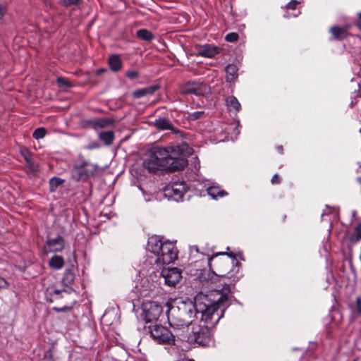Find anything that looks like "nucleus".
I'll list each match as a JSON object with an SVG mask.
<instances>
[{"label": "nucleus", "instance_id": "423d86ee", "mask_svg": "<svg viewBox=\"0 0 361 361\" xmlns=\"http://www.w3.org/2000/svg\"><path fill=\"white\" fill-rule=\"evenodd\" d=\"M97 166L87 160L76 161L71 170L72 178L77 180H85L92 176L97 171Z\"/></svg>", "mask_w": 361, "mask_h": 361}, {"label": "nucleus", "instance_id": "b1692460", "mask_svg": "<svg viewBox=\"0 0 361 361\" xmlns=\"http://www.w3.org/2000/svg\"><path fill=\"white\" fill-rule=\"evenodd\" d=\"M154 126L159 130H170L172 128V125L170 121L166 118H159L154 121Z\"/></svg>", "mask_w": 361, "mask_h": 361}, {"label": "nucleus", "instance_id": "72a5a7b5", "mask_svg": "<svg viewBox=\"0 0 361 361\" xmlns=\"http://www.w3.org/2000/svg\"><path fill=\"white\" fill-rule=\"evenodd\" d=\"M42 361H54L51 349H49L44 353Z\"/></svg>", "mask_w": 361, "mask_h": 361}, {"label": "nucleus", "instance_id": "5fc2aeb1", "mask_svg": "<svg viewBox=\"0 0 361 361\" xmlns=\"http://www.w3.org/2000/svg\"><path fill=\"white\" fill-rule=\"evenodd\" d=\"M238 280V278L235 279H233V281H237Z\"/></svg>", "mask_w": 361, "mask_h": 361}, {"label": "nucleus", "instance_id": "6e6d98bb", "mask_svg": "<svg viewBox=\"0 0 361 361\" xmlns=\"http://www.w3.org/2000/svg\"><path fill=\"white\" fill-rule=\"evenodd\" d=\"M187 361H195V360H194L190 359V360H187Z\"/></svg>", "mask_w": 361, "mask_h": 361}, {"label": "nucleus", "instance_id": "bb28decb", "mask_svg": "<svg viewBox=\"0 0 361 361\" xmlns=\"http://www.w3.org/2000/svg\"><path fill=\"white\" fill-rule=\"evenodd\" d=\"M114 123L112 119L109 118H97L92 121V126L94 129H97L98 128H105L106 126H111Z\"/></svg>", "mask_w": 361, "mask_h": 361}, {"label": "nucleus", "instance_id": "4d7b16f0", "mask_svg": "<svg viewBox=\"0 0 361 361\" xmlns=\"http://www.w3.org/2000/svg\"><path fill=\"white\" fill-rule=\"evenodd\" d=\"M360 132L361 133V129L360 130Z\"/></svg>", "mask_w": 361, "mask_h": 361}, {"label": "nucleus", "instance_id": "ddd939ff", "mask_svg": "<svg viewBox=\"0 0 361 361\" xmlns=\"http://www.w3.org/2000/svg\"><path fill=\"white\" fill-rule=\"evenodd\" d=\"M164 243L161 238L158 235H153L148 238L147 249L150 252L158 255L161 252V247Z\"/></svg>", "mask_w": 361, "mask_h": 361}, {"label": "nucleus", "instance_id": "20e7f679", "mask_svg": "<svg viewBox=\"0 0 361 361\" xmlns=\"http://www.w3.org/2000/svg\"><path fill=\"white\" fill-rule=\"evenodd\" d=\"M168 157L167 147H154L147 153L143 165L149 172H154L161 168L165 169Z\"/></svg>", "mask_w": 361, "mask_h": 361}, {"label": "nucleus", "instance_id": "2eb2a0df", "mask_svg": "<svg viewBox=\"0 0 361 361\" xmlns=\"http://www.w3.org/2000/svg\"><path fill=\"white\" fill-rule=\"evenodd\" d=\"M219 51V48L216 46H212L209 44L200 46L197 48V53L200 56L207 58H212L216 56Z\"/></svg>", "mask_w": 361, "mask_h": 361}, {"label": "nucleus", "instance_id": "ea45409f", "mask_svg": "<svg viewBox=\"0 0 361 361\" xmlns=\"http://www.w3.org/2000/svg\"><path fill=\"white\" fill-rule=\"evenodd\" d=\"M300 3V1H298L296 0H293V1H290L289 3H288L286 6V7L288 8V9H295L296 6Z\"/></svg>", "mask_w": 361, "mask_h": 361}, {"label": "nucleus", "instance_id": "7ed1b4c3", "mask_svg": "<svg viewBox=\"0 0 361 361\" xmlns=\"http://www.w3.org/2000/svg\"><path fill=\"white\" fill-rule=\"evenodd\" d=\"M169 157L165 169L180 171L188 165L186 157L192 152V149L185 142L167 147Z\"/></svg>", "mask_w": 361, "mask_h": 361}, {"label": "nucleus", "instance_id": "09e8293b", "mask_svg": "<svg viewBox=\"0 0 361 361\" xmlns=\"http://www.w3.org/2000/svg\"><path fill=\"white\" fill-rule=\"evenodd\" d=\"M192 248H194L197 252H198V248L197 246H194L192 247Z\"/></svg>", "mask_w": 361, "mask_h": 361}, {"label": "nucleus", "instance_id": "37998d69", "mask_svg": "<svg viewBox=\"0 0 361 361\" xmlns=\"http://www.w3.org/2000/svg\"><path fill=\"white\" fill-rule=\"evenodd\" d=\"M100 147V145L97 142H91L87 147V149H98Z\"/></svg>", "mask_w": 361, "mask_h": 361}, {"label": "nucleus", "instance_id": "f704fd0d", "mask_svg": "<svg viewBox=\"0 0 361 361\" xmlns=\"http://www.w3.org/2000/svg\"><path fill=\"white\" fill-rule=\"evenodd\" d=\"M204 114V111H195L189 114V118L190 120H197L200 118L202 115Z\"/></svg>", "mask_w": 361, "mask_h": 361}, {"label": "nucleus", "instance_id": "9d476101", "mask_svg": "<svg viewBox=\"0 0 361 361\" xmlns=\"http://www.w3.org/2000/svg\"><path fill=\"white\" fill-rule=\"evenodd\" d=\"M226 255L228 257H231V259H233V260H236V258H235V254L232 253V252H230V253H227V252H217L216 254H214V255H212V257H207V263H208V265L209 267V269L210 270L212 271V272L216 275V276H219L220 277H224L226 276V277L229 278V279H231L232 276L230 274L229 272H228L226 274L224 273V271L222 269V266H224L225 264L227 265V267H228V260L226 261H221V262H218V266L216 267H214L213 264H212V261L214 260V258L219 256V255Z\"/></svg>", "mask_w": 361, "mask_h": 361}, {"label": "nucleus", "instance_id": "864d4df0", "mask_svg": "<svg viewBox=\"0 0 361 361\" xmlns=\"http://www.w3.org/2000/svg\"><path fill=\"white\" fill-rule=\"evenodd\" d=\"M103 71H104L103 69H101V70L99 71V72H103Z\"/></svg>", "mask_w": 361, "mask_h": 361}, {"label": "nucleus", "instance_id": "c85d7f7f", "mask_svg": "<svg viewBox=\"0 0 361 361\" xmlns=\"http://www.w3.org/2000/svg\"><path fill=\"white\" fill-rule=\"evenodd\" d=\"M64 182V180L58 178V177H53L49 180V190L51 192H54L56 190L58 186H59L61 184H62Z\"/></svg>", "mask_w": 361, "mask_h": 361}, {"label": "nucleus", "instance_id": "49530a36", "mask_svg": "<svg viewBox=\"0 0 361 361\" xmlns=\"http://www.w3.org/2000/svg\"><path fill=\"white\" fill-rule=\"evenodd\" d=\"M358 18H359V22L356 23V26L360 29L361 30V12L359 13L358 14Z\"/></svg>", "mask_w": 361, "mask_h": 361}, {"label": "nucleus", "instance_id": "c9c22d12", "mask_svg": "<svg viewBox=\"0 0 361 361\" xmlns=\"http://www.w3.org/2000/svg\"><path fill=\"white\" fill-rule=\"evenodd\" d=\"M7 12V6L6 4H0V20H1Z\"/></svg>", "mask_w": 361, "mask_h": 361}, {"label": "nucleus", "instance_id": "cd10ccee", "mask_svg": "<svg viewBox=\"0 0 361 361\" xmlns=\"http://www.w3.org/2000/svg\"><path fill=\"white\" fill-rule=\"evenodd\" d=\"M75 279V275L72 271L71 269H66L64 272V275L62 279L63 283L66 286H69L72 285Z\"/></svg>", "mask_w": 361, "mask_h": 361}, {"label": "nucleus", "instance_id": "a19ab883", "mask_svg": "<svg viewBox=\"0 0 361 361\" xmlns=\"http://www.w3.org/2000/svg\"><path fill=\"white\" fill-rule=\"evenodd\" d=\"M239 125H240L239 121H238L237 125H236V126L234 127V128H233V134L235 135V137H234V138H233V137H232V138H231V140H232L233 141H234L235 140H236V139H237V137H238V135L240 134V130H239V128H238Z\"/></svg>", "mask_w": 361, "mask_h": 361}, {"label": "nucleus", "instance_id": "f03ea898", "mask_svg": "<svg viewBox=\"0 0 361 361\" xmlns=\"http://www.w3.org/2000/svg\"><path fill=\"white\" fill-rule=\"evenodd\" d=\"M148 332L150 338L157 344L164 345L166 349L170 347L171 354L178 353V347L180 345V341H184L176 334L171 331L168 327L161 324H152L148 326Z\"/></svg>", "mask_w": 361, "mask_h": 361}, {"label": "nucleus", "instance_id": "4c0bfd02", "mask_svg": "<svg viewBox=\"0 0 361 361\" xmlns=\"http://www.w3.org/2000/svg\"><path fill=\"white\" fill-rule=\"evenodd\" d=\"M126 75L130 79L134 80L138 77L139 74L138 72L136 71H130L127 72Z\"/></svg>", "mask_w": 361, "mask_h": 361}, {"label": "nucleus", "instance_id": "de8ad7c7", "mask_svg": "<svg viewBox=\"0 0 361 361\" xmlns=\"http://www.w3.org/2000/svg\"><path fill=\"white\" fill-rule=\"evenodd\" d=\"M277 149H278V151L279 152V153H281V154H282V153H283V147H282V146H279V147H277Z\"/></svg>", "mask_w": 361, "mask_h": 361}, {"label": "nucleus", "instance_id": "9b49d317", "mask_svg": "<svg viewBox=\"0 0 361 361\" xmlns=\"http://www.w3.org/2000/svg\"><path fill=\"white\" fill-rule=\"evenodd\" d=\"M164 282L169 286H175L181 279V273L178 268H164L161 272Z\"/></svg>", "mask_w": 361, "mask_h": 361}, {"label": "nucleus", "instance_id": "f257e3e1", "mask_svg": "<svg viewBox=\"0 0 361 361\" xmlns=\"http://www.w3.org/2000/svg\"><path fill=\"white\" fill-rule=\"evenodd\" d=\"M229 293V285H226L211 294L213 299L203 295L195 298V302L189 299L175 300L168 310V322L171 328L177 336L185 340L194 318L210 324H217L228 306Z\"/></svg>", "mask_w": 361, "mask_h": 361}, {"label": "nucleus", "instance_id": "58836bf2", "mask_svg": "<svg viewBox=\"0 0 361 361\" xmlns=\"http://www.w3.org/2000/svg\"><path fill=\"white\" fill-rule=\"evenodd\" d=\"M356 314L357 316H361V299L360 298L356 299Z\"/></svg>", "mask_w": 361, "mask_h": 361}, {"label": "nucleus", "instance_id": "6ab92c4d", "mask_svg": "<svg viewBox=\"0 0 361 361\" xmlns=\"http://www.w3.org/2000/svg\"><path fill=\"white\" fill-rule=\"evenodd\" d=\"M348 27H341L337 26L331 27L330 32L334 37L338 40H342L346 37L348 34Z\"/></svg>", "mask_w": 361, "mask_h": 361}, {"label": "nucleus", "instance_id": "6e6552de", "mask_svg": "<svg viewBox=\"0 0 361 361\" xmlns=\"http://www.w3.org/2000/svg\"><path fill=\"white\" fill-rule=\"evenodd\" d=\"M178 257V251L173 243L169 240L164 241L161 252L158 254L156 262L163 264L173 262Z\"/></svg>", "mask_w": 361, "mask_h": 361}, {"label": "nucleus", "instance_id": "8fccbe9b", "mask_svg": "<svg viewBox=\"0 0 361 361\" xmlns=\"http://www.w3.org/2000/svg\"><path fill=\"white\" fill-rule=\"evenodd\" d=\"M326 214H327V212H324L322 213V216H324Z\"/></svg>", "mask_w": 361, "mask_h": 361}, {"label": "nucleus", "instance_id": "4be33fe9", "mask_svg": "<svg viewBox=\"0 0 361 361\" xmlns=\"http://www.w3.org/2000/svg\"><path fill=\"white\" fill-rule=\"evenodd\" d=\"M207 193L213 199L217 200L227 195V192L221 190L219 186H210L207 188Z\"/></svg>", "mask_w": 361, "mask_h": 361}, {"label": "nucleus", "instance_id": "393cba45", "mask_svg": "<svg viewBox=\"0 0 361 361\" xmlns=\"http://www.w3.org/2000/svg\"><path fill=\"white\" fill-rule=\"evenodd\" d=\"M136 36L139 39L147 42H151L154 38V34L147 29L138 30L136 32Z\"/></svg>", "mask_w": 361, "mask_h": 361}, {"label": "nucleus", "instance_id": "aec40b11", "mask_svg": "<svg viewBox=\"0 0 361 361\" xmlns=\"http://www.w3.org/2000/svg\"><path fill=\"white\" fill-rule=\"evenodd\" d=\"M98 137L106 146L111 145L114 140V133L111 130L102 131L98 134Z\"/></svg>", "mask_w": 361, "mask_h": 361}, {"label": "nucleus", "instance_id": "603ef678", "mask_svg": "<svg viewBox=\"0 0 361 361\" xmlns=\"http://www.w3.org/2000/svg\"><path fill=\"white\" fill-rule=\"evenodd\" d=\"M240 259L244 260L243 256H240Z\"/></svg>", "mask_w": 361, "mask_h": 361}, {"label": "nucleus", "instance_id": "e433bc0d", "mask_svg": "<svg viewBox=\"0 0 361 361\" xmlns=\"http://www.w3.org/2000/svg\"><path fill=\"white\" fill-rule=\"evenodd\" d=\"M354 235L357 240L361 239V223L355 227Z\"/></svg>", "mask_w": 361, "mask_h": 361}, {"label": "nucleus", "instance_id": "473e14b6", "mask_svg": "<svg viewBox=\"0 0 361 361\" xmlns=\"http://www.w3.org/2000/svg\"><path fill=\"white\" fill-rule=\"evenodd\" d=\"M238 39V35L236 32H230L225 37V39L229 42H234Z\"/></svg>", "mask_w": 361, "mask_h": 361}, {"label": "nucleus", "instance_id": "a18cd8bd", "mask_svg": "<svg viewBox=\"0 0 361 361\" xmlns=\"http://www.w3.org/2000/svg\"><path fill=\"white\" fill-rule=\"evenodd\" d=\"M271 183L273 184H275V183H279L280 182V179H279V177L277 174H274L272 178H271Z\"/></svg>", "mask_w": 361, "mask_h": 361}, {"label": "nucleus", "instance_id": "dca6fc26", "mask_svg": "<svg viewBox=\"0 0 361 361\" xmlns=\"http://www.w3.org/2000/svg\"><path fill=\"white\" fill-rule=\"evenodd\" d=\"M64 289H57L54 286L48 287L45 292L46 298L48 300L53 302L63 297V294L66 293Z\"/></svg>", "mask_w": 361, "mask_h": 361}, {"label": "nucleus", "instance_id": "4468645a", "mask_svg": "<svg viewBox=\"0 0 361 361\" xmlns=\"http://www.w3.org/2000/svg\"><path fill=\"white\" fill-rule=\"evenodd\" d=\"M205 89V85L201 82L192 81L188 82L183 90V92L185 94H194L195 95H200L203 94Z\"/></svg>", "mask_w": 361, "mask_h": 361}, {"label": "nucleus", "instance_id": "2f4dec72", "mask_svg": "<svg viewBox=\"0 0 361 361\" xmlns=\"http://www.w3.org/2000/svg\"><path fill=\"white\" fill-rule=\"evenodd\" d=\"M56 83L59 87L69 88L72 87L70 81L62 77L57 78Z\"/></svg>", "mask_w": 361, "mask_h": 361}, {"label": "nucleus", "instance_id": "f8f14e48", "mask_svg": "<svg viewBox=\"0 0 361 361\" xmlns=\"http://www.w3.org/2000/svg\"><path fill=\"white\" fill-rule=\"evenodd\" d=\"M65 242L63 238L57 235L55 237H47V249L49 252H61L64 249Z\"/></svg>", "mask_w": 361, "mask_h": 361}, {"label": "nucleus", "instance_id": "7c9ffc66", "mask_svg": "<svg viewBox=\"0 0 361 361\" xmlns=\"http://www.w3.org/2000/svg\"><path fill=\"white\" fill-rule=\"evenodd\" d=\"M47 133V130L44 128H38L32 133V137L36 140H39L43 138Z\"/></svg>", "mask_w": 361, "mask_h": 361}, {"label": "nucleus", "instance_id": "c03bdc74", "mask_svg": "<svg viewBox=\"0 0 361 361\" xmlns=\"http://www.w3.org/2000/svg\"><path fill=\"white\" fill-rule=\"evenodd\" d=\"M53 309H54V310H55L58 312H64L66 310H70L71 307H67V306H63V307H54Z\"/></svg>", "mask_w": 361, "mask_h": 361}, {"label": "nucleus", "instance_id": "412c9836", "mask_svg": "<svg viewBox=\"0 0 361 361\" xmlns=\"http://www.w3.org/2000/svg\"><path fill=\"white\" fill-rule=\"evenodd\" d=\"M225 102L229 111H234L235 112H238L240 111L241 106L235 97L229 96L226 97Z\"/></svg>", "mask_w": 361, "mask_h": 361}, {"label": "nucleus", "instance_id": "c756f323", "mask_svg": "<svg viewBox=\"0 0 361 361\" xmlns=\"http://www.w3.org/2000/svg\"><path fill=\"white\" fill-rule=\"evenodd\" d=\"M82 0H60V4L65 7H77Z\"/></svg>", "mask_w": 361, "mask_h": 361}, {"label": "nucleus", "instance_id": "a211bd4d", "mask_svg": "<svg viewBox=\"0 0 361 361\" xmlns=\"http://www.w3.org/2000/svg\"><path fill=\"white\" fill-rule=\"evenodd\" d=\"M238 68L237 66L234 63L228 64L225 67V71L226 73V81L228 82H233L235 79L238 78Z\"/></svg>", "mask_w": 361, "mask_h": 361}, {"label": "nucleus", "instance_id": "0eeeda50", "mask_svg": "<svg viewBox=\"0 0 361 361\" xmlns=\"http://www.w3.org/2000/svg\"><path fill=\"white\" fill-rule=\"evenodd\" d=\"M188 190L187 185L183 181H175L167 185L164 190V195L169 200L179 202L183 200L184 194Z\"/></svg>", "mask_w": 361, "mask_h": 361}, {"label": "nucleus", "instance_id": "1a4fd4ad", "mask_svg": "<svg viewBox=\"0 0 361 361\" xmlns=\"http://www.w3.org/2000/svg\"><path fill=\"white\" fill-rule=\"evenodd\" d=\"M143 316L147 322L157 320L162 312L161 305L155 301L145 300L142 305Z\"/></svg>", "mask_w": 361, "mask_h": 361}, {"label": "nucleus", "instance_id": "5701e85b", "mask_svg": "<svg viewBox=\"0 0 361 361\" xmlns=\"http://www.w3.org/2000/svg\"><path fill=\"white\" fill-rule=\"evenodd\" d=\"M49 265L54 269H61L64 265V259L61 256L54 255L49 261Z\"/></svg>", "mask_w": 361, "mask_h": 361}, {"label": "nucleus", "instance_id": "3c124183", "mask_svg": "<svg viewBox=\"0 0 361 361\" xmlns=\"http://www.w3.org/2000/svg\"><path fill=\"white\" fill-rule=\"evenodd\" d=\"M300 13H298V14H294V17H297L298 16Z\"/></svg>", "mask_w": 361, "mask_h": 361}, {"label": "nucleus", "instance_id": "f3484780", "mask_svg": "<svg viewBox=\"0 0 361 361\" xmlns=\"http://www.w3.org/2000/svg\"><path fill=\"white\" fill-rule=\"evenodd\" d=\"M157 89L158 86L151 85L134 91L132 95L134 98L139 99L154 94Z\"/></svg>", "mask_w": 361, "mask_h": 361}, {"label": "nucleus", "instance_id": "a878e982", "mask_svg": "<svg viewBox=\"0 0 361 361\" xmlns=\"http://www.w3.org/2000/svg\"><path fill=\"white\" fill-rule=\"evenodd\" d=\"M109 64L111 69L114 71H118L121 68L122 62L117 55H112L109 59Z\"/></svg>", "mask_w": 361, "mask_h": 361}, {"label": "nucleus", "instance_id": "79ce46f5", "mask_svg": "<svg viewBox=\"0 0 361 361\" xmlns=\"http://www.w3.org/2000/svg\"><path fill=\"white\" fill-rule=\"evenodd\" d=\"M8 286V283L5 279L0 277V289L6 288Z\"/></svg>", "mask_w": 361, "mask_h": 361}, {"label": "nucleus", "instance_id": "39448f33", "mask_svg": "<svg viewBox=\"0 0 361 361\" xmlns=\"http://www.w3.org/2000/svg\"><path fill=\"white\" fill-rule=\"evenodd\" d=\"M202 324L192 327V333L188 334L185 339L190 343H197L200 345H209L212 341L211 329L216 324H210L205 321H200Z\"/></svg>", "mask_w": 361, "mask_h": 361}]
</instances>
